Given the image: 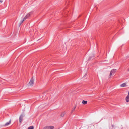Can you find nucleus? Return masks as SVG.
<instances>
[{
  "label": "nucleus",
  "mask_w": 129,
  "mask_h": 129,
  "mask_svg": "<svg viewBox=\"0 0 129 129\" xmlns=\"http://www.w3.org/2000/svg\"><path fill=\"white\" fill-rule=\"evenodd\" d=\"M32 14V13L31 12L29 13H28L26 16L24 18H23V20H21L20 23L19 24L20 25L23 22V21H25L26 19L28 18L29 17L30 15H31Z\"/></svg>",
  "instance_id": "obj_1"
},
{
  "label": "nucleus",
  "mask_w": 129,
  "mask_h": 129,
  "mask_svg": "<svg viewBox=\"0 0 129 129\" xmlns=\"http://www.w3.org/2000/svg\"><path fill=\"white\" fill-rule=\"evenodd\" d=\"M116 70L115 69H113L111 70L110 73L109 77H110L112 74H114L116 71Z\"/></svg>",
  "instance_id": "obj_2"
},
{
  "label": "nucleus",
  "mask_w": 129,
  "mask_h": 129,
  "mask_svg": "<svg viewBox=\"0 0 129 129\" xmlns=\"http://www.w3.org/2000/svg\"><path fill=\"white\" fill-rule=\"evenodd\" d=\"M54 127L52 126H46L44 127L43 129H53Z\"/></svg>",
  "instance_id": "obj_3"
},
{
  "label": "nucleus",
  "mask_w": 129,
  "mask_h": 129,
  "mask_svg": "<svg viewBox=\"0 0 129 129\" xmlns=\"http://www.w3.org/2000/svg\"><path fill=\"white\" fill-rule=\"evenodd\" d=\"M23 115H21L19 117V122L20 123H21V122L23 120Z\"/></svg>",
  "instance_id": "obj_4"
},
{
  "label": "nucleus",
  "mask_w": 129,
  "mask_h": 129,
  "mask_svg": "<svg viewBox=\"0 0 129 129\" xmlns=\"http://www.w3.org/2000/svg\"><path fill=\"white\" fill-rule=\"evenodd\" d=\"M76 105H75L74 108H72V110L71 111V113L72 114L73 112L75 110V109L76 107Z\"/></svg>",
  "instance_id": "obj_5"
},
{
  "label": "nucleus",
  "mask_w": 129,
  "mask_h": 129,
  "mask_svg": "<svg viewBox=\"0 0 129 129\" xmlns=\"http://www.w3.org/2000/svg\"><path fill=\"white\" fill-rule=\"evenodd\" d=\"M11 120H10L8 122H7L6 124H5V126H6L9 125L11 123Z\"/></svg>",
  "instance_id": "obj_6"
},
{
  "label": "nucleus",
  "mask_w": 129,
  "mask_h": 129,
  "mask_svg": "<svg viewBox=\"0 0 129 129\" xmlns=\"http://www.w3.org/2000/svg\"><path fill=\"white\" fill-rule=\"evenodd\" d=\"M87 101H85L84 100H83L82 102V103L84 105H85L87 104Z\"/></svg>",
  "instance_id": "obj_7"
},
{
  "label": "nucleus",
  "mask_w": 129,
  "mask_h": 129,
  "mask_svg": "<svg viewBox=\"0 0 129 129\" xmlns=\"http://www.w3.org/2000/svg\"><path fill=\"white\" fill-rule=\"evenodd\" d=\"M32 85V79L31 78L29 83V86H31Z\"/></svg>",
  "instance_id": "obj_8"
},
{
  "label": "nucleus",
  "mask_w": 129,
  "mask_h": 129,
  "mask_svg": "<svg viewBox=\"0 0 129 129\" xmlns=\"http://www.w3.org/2000/svg\"><path fill=\"white\" fill-rule=\"evenodd\" d=\"M126 85V84L125 83H123L122 84H121L120 85V86L121 87H124Z\"/></svg>",
  "instance_id": "obj_9"
},
{
  "label": "nucleus",
  "mask_w": 129,
  "mask_h": 129,
  "mask_svg": "<svg viewBox=\"0 0 129 129\" xmlns=\"http://www.w3.org/2000/svg\"><path fill=\"white\" fill-rule=\"evenodd\" d=\"M126 100L127 102H129V97L127 96L126 98Z\"/></svg>",
  "instance_id": "obj_10"
},
{
  "label": "nucleus",
  "mask_w": 129,
  "mask_h": 129,
  "mask_svg": "<svg viewBox=\"0 0 129 129\" xmlns=\"http://www.w3.org/2000/svg\"><path fill=\"white\" fill-rule=\"evenodd\" d=\"M65 113H66L65 112L62 113L61 114V116L62 117H63L64 116Z\"/></svg>",
  "instance_id": "obj_11"
},
{
  "label": "nucleus",
  "mask_w": 129,
  "mask_h": 129,
  "mask_svg": "<svg viewBox=\"0 0 129 129\" xmlns=\"http://www.w3.org/2000/svg\"><path fill=\"white\" fill-rule=\"evenodd\" d=\"M28 129H32V126H30L28 128Z\"/></svg>",
  "instance_id": "obj_12"
},
{
  "label": "nucleus",
  "mask_w": 129,
  "mask_h": 129,
  "mask_svg": "<svg viewBox=\"0 0 129 129\" xmlns=\"http://www.w3.org/2000/svg\"><path fill=\"white\" fill-rule=\"evenodd\" d=\"M127 96L128 97H129V91L128 92V95Z\"/></svg>",
  "instance_id": "obj_13"
},
{
  "label": "nucleus",
  "mask_w": 129,
  "mask_h": 129,
  "mask_svg": "<svg viewBox=\"0 0 129 129\" xmlns=\"http://www.w3.org/2000/svg\"><path fill=\"white\" fill-rule=\"evenodd\" d=\"M3 2V1L2 0H0V2L1 3H2Z\"/></svg>",
  "instance_id": "obj_14"
},
{
  "label": "nucleus",
  "mask_w": 129,
  "mask_h": 129,
  "mask_svg": "<svg viewBox=\"0 0 129 129\" xmlns=\"http://www.w3.org/2000/svg\"><path fill=\"white\" fill-rule=\"evenodd\" d=\"M33 129H34V127H33Z\"/></svg>",
  "instance_id": "obj_15"
},
{
  "label": "nucleus",
  "mask_w": 129,
  "mask_h": 129,
  "mask_svg": "<svg viewBox=\"0 0 129 129\" xmlns=\"http://www.w3.org/2000/svg\"><path fill=\"white\" fill-rule=\"evenodd\" d=\"M128 71H129V69H128Z\"/></svg>",
  "instance_id": "obj_16"
}]
</instances>
